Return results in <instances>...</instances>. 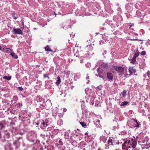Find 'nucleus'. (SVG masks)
<instances>
[{"mask_svg": "<svg viewBox=\"0 0 150 150\" xmlns=\"http://www.w3.org/2000/svg\"><path fill=\"white\" fill-rule=\"evenodd\" d=\"M137 145V142L135 139H128L124 142L122 144V149H128L129 148H134Z\"/></svg>", "mask_w": 150, "mask_h": 150, "instance_id": "1", "label": "nucleus"}, {"mask_svg": "<svg viewBox=\"0 0 150 150\" xmlns=\"http://www.w3.org/2000/svg\"><path fill=\"white\" fill-rule=\"evenodd\" d=\"M114 69L120 74H123L124 73V68L121 66H115Z\"/></svg>", "mask_w": 150, "mask_h": 150, "instance_id": "2", "label": "nucleus"}, {"mask_svg": "<svg viewBox=\"0 0 150 150\" xmlns=\"http://www.w3.org/2000/svg\"><path fill=\"white\" fill-rule=\"evenodd\" d=\"M128 70L129 72V76L132 75L133 74L135 73L136 72V69H134L133 67H129L128 69Z\"/></svg>", "mask_w": 150, "mask_h": 150, "instance_id": "3", "label": "nucleus"}, {"mask_svg": "<svg viewBox=\"0 0 150 150\" xmlns=\"http://www.w3.org/2000/svg\"><path fill=\"white\" fill-rule=\"evenodd\" d=\"M13 30V32L16 35H22V31L20 28H14Z\"/></svg>", "mask_w": 150, "mask_h": 150, "instance_id": "4", "label": "nucleus"}, {"mask_svg": "<svg viewBox=\"0 0 150 150\" xmlns=\"http://www.w3.org/2000/svg\"><path fill=\"white\" fill-rule=\"evenodd\" d=\"M36 134H32L30 137V141L33 142H34L37 138Z\"/></svg>", "mask_w": 150, "mask_h": 150, "instance_id": "5", "label": "nucleus"}, {"mask_svg": "<svg viewBox=\"0 0 150 150\" xmlns=\"http://www.w3.org/2000/svg\"><path fill=\"white\" fill-rule=\"evenodd\" d=\"M4 140H5L6 139H8L10 138V134L9 132H8L7 130L4 131Z\"/></svg>", "mask_w": 150, "mask_h": 150, "instance_id": "6", "label": "nucleus"}, {"mask_svg": "<svg viewBox=\"0 0 150 150\" xmlns=\"http://www.w3.org/2000/svg\"><path fill=\"white\" fill-rule=\"evenodd\" d=\"M5 150H12L11 144L8 143L5 146Z\"/></svg>", "mask_w": 150, "mask_h": 150, "instance_id": "7", "label": "nucleus"}, {"mask_svg": "<svg viewBox=\"0 0 150 150\" xmlns=\"http://www.w3.org/2000/svg\"><path fill=\"white\" fill-rule=\"evenodd\" d=\"M107 78L110 80H112L113 79V74L111 72H108L107 73Z\"/></svg>", "mask_w": 150, "mask_h": 150, "instance_id": "8", "label": "nucleus"}, {"mask_svg": "<svg viewBox=\"0 0 150 150\" xmlns=\"http://www.w3.org/2000/svg\"><path fill=\"white\" fill-rule=\"evenodd\" d=\"M2 51L5 53H9L10 52H11L12 50L10 48H7L6 47H4Z\"/></svg>", "mask_w": 150, "mask_h": 150, "instance_id": "9", "label": "nucleus"}, {"mask_svg": "<svg viewBox=\"0 0 150 150\" xmlns=\"http://www.w3.org/2000/svg\"><path fill=\"white\" fill-rule=\"evenodd\" d=\"M22 138L21 137H19L17 140V141H15L13 142V144L15 146V147L16 149L17 148L18 146L17 145V142H19V140L20 139H22Z\"/></svg>", "mask_w": 150, "mask_h": 150, "instance_id": "10", "label": "nucleus"}, {"mask_svg": "<svg viewBox=\"0 0 150 150\" xmlns=\"http://www.w3.org/2000/svg\"><path fill=\"white\" fill-rule=\"evenodd\" d=\"M47 125V124L46 123H45L44 121H43L42 122L41 127L43 129H44L46 126Z\"/></svg>", "mask_w": 150, "mask_h": 150, "instance_id": "11", "label": "nucleus"}, {"mask_svg": "<svg viewBox=\"0 0 150 150\" xmlns=\"http://www.w3.org/2000/svg\"><path fill=\"white\" fill-rule=\"evenodd\" d=\"M112 141V139L110 138H109V139H108V146H111L113 145Z\"/></svg>", "mask_w": 150, "mask_h": 150, "instance_id": "12", "label": "nucleus"}, {"mask_svg": "<svg viewBox=\"0 0 150 150\" xmlns=\"http://www.w3.org/2000/svg\"><path fill=\"white\" fill-rule=\"evenodd\" d=\"M122 95V97L125 98L127 96V91L126 90H124L121 93Z\"/></svg>", "mask_w": 150, "mask_h": 150, "instance_id": "13", "label": "nucleus"}, {"mask_svg": "<svg viewBox=\"0 0 150 150\" xmlns=\"http://www.w3.org/2000/svg\"><path fill=\"white\" fill-rule=\"evenodd\" d=\"M102 67L103 68L105 69L108 68V64L104 62L102 65Z\"/></svg>", "mask_w": 150, "mask_h": 150, "instance_id": "14", "label": "nucleus"}, {"mask_svg": "<svg viewBox=\"0 0 150 150\" xmlns=\"http://www.w3.org/2000/svg\"><path fill=\"white\" fill-rule=\"evenodd\" d=\"M10 55H11L12 57L15 59H17L18 58L17 55L16 54L14 53H13L11 52Z\"/></svg>", "mask_w": 150, "mask_h": 150, "instance_id": "15", "label": "nucleus"}, {"mask_svg": "<svg viewBox=\"0 0 150 150\" xmlns=\"http://www.w3.org/2000/svg\"><path fill=\"white\" fill-rule=\"evenodd\" d=\"M61 82V79L60 77L59 76H58L57 78V81L56 82V84L57 86H58L59 83Z\"/></svg>", "mask_w": 150, "mask_h": 150, "instance_id": "16", "label": "nucleus"}, {"mask_svg": "<svg viewBox=\"0 0 150 150\" xmlns=\"http://www.w3.org/2000/svg\"><path fill=\"white\" fill-rule=\"evenodd\" d=\"M132 120H133V121L134 122H135L137 124V125H135V127H139V125H140L141 124L138 123V122H137V120L134 119H132Z\"/></svg>", "mask_w": 150, "mask_h": 150, "instance_id": "17", "label": "nucleus"}, {"mask_svg": "<svg viewBox=\"0 0 150 150\" xmlns=\"http://www.w3.org/2000/svg\"><path fill=\"white\" fill-rule=\"evenodd\" d=\"M45 51L48 52V51H50V52H52V51L50 49V47L49 45L45 47Z\"/></svg>", "mask_w": 150, "mask_h": 150, "instance_id": "18", "label": "nucleus"}, {"mask_svg": "<svg viewBox=\"0 0 150 150\" xmlns=\"http://www.w3.org/2000/svg\"><path fill=\"white\" fill-rule=\"evenodd\" d=\"M139 52L138 51V50H137L135 52V53L133 57L136 58L137 57L139 54Z\"/></svg>", "mask_w": 150, "mask_h": 150, "instance_id": "19", "label": "nucleus"}, {"mask_svg": "<svg viewBox=\"0 0 150 150\" xmlns=\"http://www.w3.org/2000/svg\"><path fill=\"white\" fill-rule=\"evenodd\" d=\"M5 126L3 123L0 122V128L1 130L4 129Z\"/></svg>", "mask_w": 150, "mask_h": 150, "instance_id": "20", "label": "nucleus"}, {"mask_svg": "<svg viewBox=\"0 0 150 150\" xmlns=\"http://www.w3.org/2000/svg\"><path fill=\"white\" fill-rule=\"evenodd\" d=\"M3 78L4 79H6L8 80H9L11 79V77L10 76H5L3 77Z\"/></svg>", "mask_w": 150, "mask_h": 150, "instance_id": "21", "label": "nucleus"}, {"mask_svg": "<svg viewBox=\"0 0 150 150\" xmlns=\"http://www.w3.org/2000/svg\"><path fill=\"white\" fill-rule=\"evenodd\" d=\"M136 61V58H135L134 57L131 59V63L134 64L135 63V62Z\"/></svg>", "mask_w": 150, "mask_h": 150, "instance_id": "22", "label": "nucleus"}, {"mask_svg": "<svg viewBox=\"0 0 150 150\" xmlns=\"http://www.w3.org/2000/svg\"><path fill=\"white\" fill-rule=\"evenodd\" d=\"M12 16L14 19H16L18 18V15L15 13H13Z\"/></svg>", "mask_w": 150, "mask_h": 150, "instance_id": "23", "label": "nucleus"}, {"mask_svg": "<svg viewBox=\"0 0 150 150\" xmlns=\"http://www.w3.org/2000/svg\"><path fill=\"white\" fill-rule=\"evenodd\" d=\"M80 124L83 127H85L86 125V123L83 122H80Z\"/></svg>", "mask_w": 150, "mask_h": 150, "instance_id": "24", "label": "nucleus"}, {"mask_svg": "<svg viewBox=\"0 0 150 150\" xmlns=\"http://www.w3.org/2000/svg\"><path fill=\"white\" fill-rule=\"evenodd\" d=\"M129 104V102L127 101H125L123 102L122 103V104L121 105H126Z\"/></svg>", "mask_w": 150, "mask_h": 150, "instance_id": "25", "label": "nucleus"}, {"mask_svg": "<svg viewBox=\"0 0 150 150\" xmlns=\"http://www.w3.org/2000/svg\"><path fill=\"white\" fill-rule=\"evenodd\" d=\"M86 48H87V49H89V50H90L92 49L93 47L91 45H87Z\"/></svg>", "mask_w": 150, "mask_h": 150, "instance_id": "26", "label": "nucleus"}, {"mask_svg": "<svg viewBox=\"0 0 150 150\" xmlns=\"http://www.w3.org/2000/svg\"><path fill=\"white\" fill-rule=\"evenodd\" d=\"M146 54V52L145 51H142L141 53H140V54H141L142 55H145Z\"/></svg>", "mask_w": 150, "mask_h": 150, "instance_id": "27", "label": "nucleus"}, {"mask_svg": "<svg viewBox=\"0 0 150 150\" xmlns=\"http://www.w3.org/2000/svg\"><path fill=\"white\" fill-rule=\"evenodd\" d=\"M18 89L20 91H22L23 90V89L22 87H19L18 88Z\"/></svg>", "mask_w": 150, "mask_h": 150, "instance_id": "28", "label": "nucleus"}, {"mask_svg": "<svg viewBox=\"0 0 150 150\" xmlns=\"http://www.w3.org/2000/svg\"><path fill=\"white\" fill-rule=\"evenodd\" d=\"M147 75L148 76V77L149 78H150V72L149 71H148L147 72Z\"/></svg>", "mask_w": 150, "mask_h": 150, "instance_id": "29", "label": "nucleus"}, {"mask_svg": "<svg viewBox=\"0 0 150 150\" xmlns=\"http://www.w3.org/2000/svg\"><path fill=\"white\" fill-rule=\"evenodd\" d=\"M43 77L44 78H47L48 79L49 78V77L48 76L47 74H44L43 75Z\"/></svg>", "mask_w": 150, "mask_h": 150, "instance_id": "30", "label": "nucleus"}, {"mask_svg": "<svg viewBox=\"0 0 150 150\" xmlns=\"http://www.w3.org/2000/svg\"><path fill=\"white\" fill-rule=\"evenodd\" d=\"M100 68H98L97 69V72L99 74H100Z\"/></svg>", "mask_w": 150, "mask_h": 150, "instance_id": "31", "label": "nucleus"}, {"mask_svg": "<svg viewBox=\"0 0 150 150\" xmlns=\"http://www.w3.org/2000/svg\"><path fill=\"white\" fill-rule=\"evenodd\" d=\"M59 144L60 145H63V143L62 142V141L61 140H59Z\"/></svg>", "mask_w": 150, "mask_h": 150, "instance_id": "32", "label": "nucleus"}, {"mask_svg": "<svg viewBox=\"0 0 150 150\" xmlns=\"http://www.w3.org/2000/svg\"><path fill=\"white\" fill-rule=\"evenodd\" d=\"M17 105L18 106H22V103H18V104H17Z\"/></svg>", "mask_w": 150, "mask_h": 150, "instance_id": "33", "label": "nucleus"}, {"mask_svg": "<svg viewBox=\"0 0 150 150\" xmlns=\"http://www.w3.org/2000/svg\"><path fill=\"white\" fill-rule=\"evenodd\" d=\"M128 74H125L124 76V77H125L126 78H127V77H128Z\"/></svg>", "mask_w": 150, "mask_h": 150, "instance_id": "34", "label": "nucleus"}, {"mask_svg": "<svg viewBox=\"0 0 150 150\" xmlns=\"http://www.w3.org/2000/svg\"><path fill=\"white\" fill-rule=\"evenodd\" d=\"M13 99H14V98H16L17 100L18 99V98L16 96H14L13 98Z\"/></svg>", "mask_w": 150, "mask_h": 150, "instance_id": "35", "label": "nucleus"}, {"mask_svg": "<svg viewBox=\"0 0 150 150\" xmlns=\"http://www.w3.org/2000/svg\"><path fill=\"white\" fill-rule=\"evenodd\" d=\"M1 132H0V139H1Z\"/></svg>", "mask_w": 150, "mask_h": 150, "instance_id": "36", "label": "nucleus"}, {"mask_svg": "<svg viewBox=\"0 0 150 150\" xmlns=\"http://www.w3.org/2000/svg\"><path fill=\"white\" fill-rule=\"evenodd\" d=\"M2 48L1 46L0 45V50H1V49Z\"/></svg>", "mask_w": 150, "mask_h": 150, "instance_id": "37", "label": "nucleus"}, {"mask_svg": "<svg viewBox=\"0 0 150 150\" xmlns=\"http://www.w3.org/2000/svg\"><path fill=\"white\" fill-rule=\"evenodd\" d=\"M22 25L23 26V28H24V24H22Z\"/></svg>", "mask_w": 150, "mask_h": 150, "instance_id": "38", "label": "nucleus"}, {"mask_svg": "<svg viewBox=\"0 0 150 150\" xmlns=\"http://www.w3.org/2000/svg\"><path fill=\"white\" fill-rule=\"evenodd\" d=\"M131 25H129V28H131Z\"/></svg>", "mask_w": 150, "mask_h": 150, "instance_id": "39", "label": "nucleus"}, {"mask_svg": "<svg viewBox=\"0 0 150 150\" xmlns=\"http://www.w3.org/2000/svg\"><path fill=\"white\" fill-rule=\"evenodd\" d=\"M97 122H100V120H98V121H97Z\"/></svg>", "mask_w": 150, "mask_h": 150, "instance_id": "40", "label": "nucleus"}, {"mask_svg": "<svg viewBox=\"0 0 150 150\" xmlns=\"http://www.w3.org/2000/svg\"><path fill=\"white\" fill-rule=\"evenodd\" d=\"M87 134V133L86 132L85 134L86 135Z\"/></svg>", "mask_w": 150, "mask_h": 150, "instance_id": "41", "label": "nucleus"}, {"mask_svg": "<svg viewBox=\"0 0 150 150\" xmlns=\"http://www.w3.org/2000/svg\"><path fill=\"white\" fill-rule=\"evenodd\" d=\"M22 24H24V23H23V22H22Z\"/></svg>", "mask_w": 150, "mask_h": 150, "instance_id": "42", "label": "nucleus"}, {"mask_svg": "<svg viewBox=\"0 0 150 150\" xmlns=\"http://www.w3.org/2000/svg\"><path fill=\"white\" fill-rule=\"evenodd\" d=\"M37 125H39V123H37Z\"/></svg>", "mask_w": 150, "mask_h": 150, "instance_id": "43", "label": "nucleus"}, {"mask_svg": "<svg viewBox=\"0 0 150 150\" xmlns=\"http://www.w3.org/2000/svg\"><path fill=\"white\" fill-rule=\"evenodd\" d=\"M22 29H23V27L22 28Z\"/></svg>", "mask_w": 150, "mask_h": 150, "instance_id": "44", "label": "nucleus"}, {"mask_svg": "<svg viewBox=\"0 0 150 150\" xmlns=\"http://www.w3.org/2000/svg\"><path fill=\"white\" fill-rule=\"evenodd\" d=\"M129 59V60H131V59Z\"/></svg>", "mask_w": 150, "mask_h": 150, "instance_id": "45", "label": "nucleus"}]
</instances>
